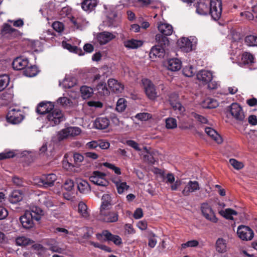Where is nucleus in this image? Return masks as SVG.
I'll return each mask as SVG.
<instances>
[{"instance_id": "nucleus-45", "label": "nucleus", "mask_w": 257, "mask_h": 257, "mask_svg": "<svg viewBox=\"0 0 257 257\" xmlns=\"http://www.w3.org/2000/svg\"><path fill=\"white\" fill-rule=\"evenodd\" d=\"M82 96L84 99L90 97L93 92V89L87 86H83L80 88Z\"/></svg>"}, {"instance_id": "nucleus-11", "label": "nucleus", "mask_w": 257, "mask_h": 257, "mask_svg": "<svg viewBox=\"0 0 257 257\" xmlns=\"http://www.w3.org/2000/svg\"><path fill=\"white\" fill-rule=\"evenodd\" d=\"M34 220L35 219L32 217V215L27 211L23 215L20 217V221L22 226L26 229H30L34 227Z\"/></svg>"}, {"instance_id": "nucleus-55", "label": "nucleus", "mask_w": 257, "mask_h": 257, "mask_svg": "<svg viewBox=\"0 0 257 257\" xmlns=\"http://www.w3.org/2000/svg\"><path fill=\"white\" fill-rule=\"evenodd\" d=\"M58 139L59 141L69 137L68 128H66L61 130L58 132L57 135Z\"/></svg>"}, {"instance_id": "nucleus-41", "label": "nucleus", "mask_w": 257, "mask_h": 257, "mask_svg": "<svg viewBox=\"0 0 257 257\" xmlns=\"http://www.w3.org/2000/svg\"><path fill=\"white\" fill-rule=\"evenodd\" d=\"M203 107L206 108H216L218 105V102L212 98H206L203 103Z\"/></svg>"}, {"instance_id": "nucleus-12", "label": "nucleus", "mask_w": 257, "mask_h": 257, "mask_svg": "<svg viewBox=\"0 0 257 257\" xmlns=\"http://www.w3.org/2000/svg\"><path fill=\"white\" fill-rule=\"evenodd\" d=\"M54 108V104L50 101H42L37 107V112L41 114L50 113Z\"/></svg>"}, {"instance_id": "nucleus-64", "label": "nucleus", "mask_w": 257, "mask_h": 257, "mask_svg": "<svg viewBox=\"0 0 257 257\" xmlns=\"http://www.w3.org/2000/svg\"><path fill=\"white\" fill-rule=\"evenodd\" d=\"M136 117L142 121H145L151 118V115L148 113H140L137 114Z\"/></svg>"}, {"instance_id": "nucleus-2", "label": "nucleus", "mask_w": 257, "mask_h": 257, "mask_svg": "<svg viewBox=\"0 0 257 257\" xmlns=\"http://www.w3.org/2000/svg\"><path fill=\"white\" fill-rule=\"evenodd\" d=\"M24 117V111L15 108L10 109L7 115V121L12 124H18L21 122Z\"/></svg>"}, {"instance_id": "nucleus-27", "label": "nucleus", "mask_w": 257, "mask_h": 257, "mask_svg": "<svg viewBox=\"0 0 257 257\" xmlns=\"http://www.w3.org/2000/svg\"><path fill=\"white\" fill-rule=\"evenodd\" d=\"M97 4V0H84L81 3V8L84 11L90 12L94 9Z\"/></svg>"}, {"instance_id": "nucleus-18", "label": "nucleus", "mask_w": 257, "mask_h": 257, "mask_svg": "<svg viewBox=\"0 0 257 257\" xmlns=\"http://www.w3.org/2000/svg\"><path fill=\"white\" fill-rule=\"evenodd\" d=\"M56 176L54 174L43 175L41 179V182L44 187H48L53 185L54 182L56 180Z\"/></svg>"}, {"instance_id": "nucleus-44", "label": "nucleus", "mask_w": 257, "mask_h": 257, "mask_svg": "<svg viewBox=\"0 0 257 257\" xmlns=\"http://www.w3.org/2000/svg\"><path fill=\"white\" fill-rule=\"evenodd\" d=\"M241 62L244 64H252L254 62V57L249 53L244 52L241 56Z\"/></svg>"}, {"instance_id": "nucleus-1", "label": "nucleus", "mask_w": 257, "mask_h": 257, "mask_svg": "<svg viewBox=\"0 0 257 257\" xmlns=\"http://www.w3.org/2000/svg\"><path fill=\"white\" fill-rule=\"evenodd\" d=\"M98 240L104 241H112L116 245H120L122 243L121 237L117 235L112 234L107 230H104L101 233L96 235Z\"/></svg>"}, {"instance_id": "nucleus-59", "label": "nucleus", "mask_w": 257, "mask_h": 257, "mask_svg": "<svg viewBox=\"0 0 257 257\" xmlns=\"http://www.w3.org/2000/svg\"><path fill=\"white\" fill-rule=\"evenodd\" d=\"M102 165L103 166L110 169L112 170L114 172V173L117 175H120L121 174L120 168L117 167H116L114 165L112 164L105 162L103 163Z\"/></svg>"}, {"instance_id": "nucleus-10", "label": "nucleus", "mask_w": 257, "mask_h": 257, "mask_svg": "<svg viewBox=\"0 0 257 257\" xmlns=\"http://www.w3.org/2000/svg\"><path fill=\"white\" fill-rule=\"evenodd\" d=\"M237 233L238 237L243 240H250L253 237V232L249 227L240 225L238 227Z\"/></svg>"}, {"instance_id": "nucleus-51", "label": "nucleus", "mask_w": 257, "mask_h": 257, "mask_svg": "<svg viewBox=\"0 0 257 257\" xmlns=\"http://www.w3.org/2000/svg\"><path fill=\"white\" fill-rule=\"evenodd\" d=\"M76 84L75 81H74L71 78H65L62 82V85L63 87L65 88H70L72 87ZM61 85V83H60Z\"/></svg>"}, {"instance_id": "nucleus-60", "label": "nucleus", "mask_w": 257, "mask_h": 257, "mask_svg": "<svg viewBox=\"0 0 257 257\" xmlns=\"http://www.w3.org/2000/svg\"><path fill=\"white\" fill-rule=\"evenodd\" d=\"M52 27L55 31L58 33H61L64 29L63 24L60 22H55L52 24Z\"/></svg>"}, {"instance_id": "nucleus-9", "label": "nucleus", "mask_w": 257, "mask_h": 257, "mask_svg": "<svg viewBox=\"0 0 257 257\" xmlns=\"http://www.w3.org/2000/svg\"><path fill=\"white\" fill-rule=\"evenodd\" d=\"M100 219L108 223L115 222L118 219L117 212L108 211L107 210H100Z\"/></svg>"}, {"instance_id": "nucleus-50", "label": "nucleus", "mask_w": 257, "mask_h": 257, "mask_svg": "<svg viewBox=\"0 0 257 257\" xmlns=\"http://www.w3.org/2000/svg\"><path fill=\"white\" fill-rule=\"evenodd\" d=\"M126 101L123 98H119L116 104V109L118 112H122L126 106Z\"/></svg>"}, {"instance_id": "nucleus-17", "label": "nucleus", "mask_w": 257, "mask_h": 257, "mask_svg": "<svg viewBox=\"0 0 257 257\" xmlns=\"http://www.w3.org/2000/svg\"><path fill=\"white\" fill-rule=\"evenodd\" d=\"M115 35L110 32H103L99 33L97 38L101 45H104L115 38Z\"/></svg>"}, {"instance_id": "nucleus-22", "label": "nucleus", "mask_w": 257, "mask_h": 257, "mask_svg": "<svg viewBox=\"0 0 257 257\" xmlns=\"http://www.w3.org/2000/svg\"><path fill=\"white\" fill-rule=\"evenodd\" d=\"M109 124V120L106 117H101L96 118L94 122V126L97 129L104 130Z\"/></svg>"}, {"instance_id": "nucleus-52", "label": "nucleus", "mask_w": 257, "mask_h": 257, "mask_svg": "<svg viewBox=\"0 0 257 257\" xmlns=\"http://www.w3.org/2000/svg\"><path fill=\"white\" fill-rule=\"evenodd\" d=\"M182 71L183 74L187 77H192L196 72L195 69L191 65L185 67Z\"/></svg>"}, {"instance_id": "nucleus-38", "label": "nucleus", "mask_w": 257, "mask_h": 257, "mask_svg": "<svg viewBox=\"0 0 257 257\" xmlns=\"http://www.w3.org/2000/svg\"><path fill=\"white\" fill-rule=\"evenodd\" d=\"M39 201L41 204L45 205L47 207H51L54 206L52 200L45 193L42 194L40 196Z\"/></svg>"}, {"instance_id": "nucleus-24", "label": "nucleus", "mask_w": 257, "mask_h": 257, "mask_svg": "<svg viewBox=\"0 0 257 257\" xmlns=\"http://www.w3.org/2000/svg\"><path fill=\"white\" fill-rule=\"evenodd\" d=\"M162 34H158L155 36L156 45L165 48L169 44L168 38Z\"/></svg>"}, {"instance_id": "nucleus-19", "label": "nucleus", "mask_w": 257, "mask_h": 257, "mask_svg": "<svg viewBox=\"0 0 257 257\" xmlns=\"http://www.w3.org/2000/svg\"><path fill=\"white\" fill-rule=\"evenodd\" d=\"M112 181L116 187L118 193L120 194L123 193L124 191L127 190L130 188L126 182H121L120 179L118 177H113Z\"/></svg>"}, {"instance_id": "nucleus-58", "label": "nucleus", "mask_w": 257, "mask_h": 257, "mask_svg": "<svg viewBox=\"0 0 257 257\" xmlns=\"http://www.w3.org/2000/svg\"><path fill=\"white\" fill-rule=\"evenodd\" d=\"M57 102L58 104L66 107L70 103L71 100L67 97H61L57 99Z\"/></svg>"}, {"instance_id": "nucleus-8", "label": "nucleus", "mask_w": 257, "mask_h": 257, "mask_svg": "<svg viewBox=\"0 0 257 257\" xmlns=\"http://www.w3.org/2000/svg\"><path fill=\"white\" fill-rule=\"evenodd\" d=\"M201 210L203 216L208 220L216 223L218 219L211 206L207 203H203L201 205Z\"/></svg>"}, {"instance_id": "nucleus-37", "label": "nucleus", "mask_w": 257, "mask_h": 257, "mask_svg": "<svg viewBox=\"0 0 257 257\" xmlns=\"http://www.w3.org/2000/svg\"><path fill=\"white\" fill-rule=\"evenodd\" d=\"M111 205V197L108 194H104L102 197V203L100 210H106Z\"/></svg>"}, {"instance_id": "nucleus-4", "label": "nucleus", "mask_w": 257, "mask_h": 257, "mask_svg": "<svg viewBox=\"0 0 257 257\" xmlns=\"http://www.w3.org/2000/svg\"><path fill=\"white\" fill-rule=\"evenodd\" d=\"M228 110L232 116L237 121L242 122L245 118L242 107L237 103H232L228 107Z\"/></svg>"}, {"instance_id": "nucleus-63", "label": "nucleus", "mask_w": 257, "mask_h": 257, "mask_svg": "<svg viewBox=\"0 0 257 257\" xmlns=\"http://www.w3.org/2000/svg\"><path fill=\"white\" fill-rule=\"evenodd\" d=\"M198 242L195 240L188 241L185 243L181 244L182 248H185L187 247H195L198 245Z\"/></svg>"}, {"instance_id": "nucleus-32", "label": "nucleus", "mask_w": 257, "mask_h": 257, "mask_svg": "<svg viewBox=\"0 0 257 257\" xmlns=\"http://www.w3.org/2000/svg\"><path fill=\"white\" fill-rule=\"evenodd\" d=\"M77 183L78 189L80 192L87 193L90 191V185L87 181L79 179L77 181Z\"/></svg>"}, {"instance_id": "nucleus-40", "label": "nucleus", "mask_w": 257, "mask_h": 257, "mask_svg": "<svg viewBox=\"0 0 257 257\" xmlns=\"http://www.w3.org/2000/svg\"><path fill=\"white\" fill-rule=\"evenodd\" d=\"M38 68L36 66H27L24 70V74L28 77H34L38 73Z\"/></svg>"}, {"instance_id": "nucleus-43", "label": "nucleus", "mask_w": 257, "mask_h": 257, "mask_svg": "<svg viewBox=\"0 0 257 257\" xmlns=\"http://www.w3.org/2000/svg\"><path fill=\"white\" fill-rule=\"evenodd\" d=\"M15 241L16 244L19 246H26L33 242L31 239L24 236L18 237Z\"/></svg>"}, {"instance_id": "nucleus-57", "label": "nucleus", "mask_w": 257, "mask_h": 257, "mask_svg": "<svg viewBox=\"0 0 257 257\" xmlns=\"http://www.w3.org/2000/svg\"><path fill=\"white\" fill-rule=\"evenodd\" d=\"M68 134L69 137H74L80 134L81 133V130L78 127H68Z\"/></svg>"}, {"instance_id": "nucleus-25", "label": "nucleus", "mask_w": 257, "mask_h": 257, "mask_svg": "<svg viewBox=\"0 0 257 257\" xmlns=\"http://www.w3.org/2000/svg\"><path fill=\"white\" fill-rule=\"evenodd\" d=\"M210 6L208 4L203 1L198 3L196 6V12L201 15H206L209 13Z\"/></svg>"}, {"instance_id": "nucleus-33", "label": "nucleus", "mask_w": 257, "mask_h": 257, "mask_svg": "<svg viewBox=\"0 0 257 257\" xmlns=\"http://www.w3.org/2000/svg\"><path fill=\"white\" fill-rule=\"evenodd\" d=\"M216 249L220 253L225 252L227 250L226 241L223 238H219L216 241Z\"/></svg>"}, {"instance_id": "nucleus-49", "label": "nucleus", "mask_w": 257, "mask_h": 257, "mask_svg": "<svg viewBox=\"0 0 257 257\" xmlns=\"http://www.w3.org/2000/svg\"><path fill=\"white\" fill-rule=\"evenodd\" d=\"M53 148L52 146L49 145L47 146V144H44L40 148L39 151L41 154H45L47 156H51L52 155V150Z\"/></svg>"}, {"instance_id": "nucleus-35", "label": "nucleus", "mask_w": 257, "mask_h": 257, "mask_svg": "<svg viewBox=\"0 0 257 257\" xmlns=\"http://www.w3.org/2000/svg\"><path fill=\"white\" fill-rule=\"evenodd\" d=\"M219 213L225 218L227 219L233 220V215H236L237 214V212L230 208H227L223 210L219 211Z\"/></svg>"}, {"instance_id": "nucleus-5", "label": "nucleus", "mask_w": 257, "mask_h": 257, "mask_svg": "<svg viewBox=\"0 0 257 257\" xmlns=\"http://www.w3.org/2000/svg\"><path fill=\"white\" fill-rule=\"evenodd\" d=\"M48 120L52 125L58 124L65 120L63 113L59 109H53L47 116Z\"/></svg>"}, {"instance_id": "nucleus-36", "label": "nucleus", "mask_w": 257, "mask_h": 257, "mask_svg": "<svg viewBox=\"0 0 257 257\" xmlns=\"http://www.w3.org/2000/svg\"><path fill=\"white\" fill-rule=\"evenodd\" d=\"M107 22L109 27H116L119 23V19L115 12L109 14L107 17Z\"/></svg>"}, {"instance_id": "nucleus-61", "label": "nucleus", "mask_w": 257, "mask_h": 257, "mask_svg": "<svg viewBox=\"0 0 257 257\" xmlns=\"http://www.w3.org/2000/svg\"><path fill=\"white\" fill-rule=\"evenodd\" d=\"M192 117L197 119L198 121L202 123H207L208 122L207 119L204 116L196 113L195 112H192L191 113Z\"/></svg>"}, {"instance_id": "nucleus-15", "label": "nucleus", "mask_w": 257, "mask_h": 257, "mask_svg": "<svg viewBox=\"0 0 257 257\" xmlns=\"http://www.w3.org/2000/svg\"><path fill=\"white\" fill-rule=\"evenodd\" d=\"M178 45L181 50L187 53L192 50V42L188 38L182 37L178 41Z\"/></svg>"}, {"instance_id": "nucleus-34", "label": "nucleus", "mask_w": 257, "mask_h": 257, "mask_svg": "<svg viewBox=\"0 0 257 257\" xmlns=\"http://www.w3.org/2000/svg\"><path fill=\"white\" fill-rule=\"evenodd\" d=\"M22 199V194L19 190H15L12 192L9 198L10 202L13 204L17 203L21 201Z\"/></svg>"}, {"instance_id": "nucleus-13", "label": "nucleus", "mask_w": 257, "mask_h": 257, "mask_svg": "<svg viewBox=\"0 0 257 257\" xmlns=\"http://www.w3.org/2000/svg\"><path fill=\"white\" fill-rule=\"evenodd\" d=\"M199 189V185L197 181H190L182 191V194L184 196H188L191 193L197 191Z\"/></svg>"}, {"instance_id": "nucleus-7", "label": "nucleus", "mask_w": 257, "mask_h": 257, "mask_svg": "<svg viewBox=\"0 0 257 257\" xmlns=\"http://www.w3.org/2000/svg\"><path fill=\"white\" fill-rule=\"evenodd\" d=\"M142 84L145 89L146 94L148 97L154 100L158 97L155 85L151 80L148 79H143Z\"/></svg>"}, {"instance_id": "nucleus-23", "label": "nucleus", "mask_w": 257, "mask_h": 257, "mask_svg": "<svg viewBox=\"0 0 257 257\" xmlns=\"http://www.w3.org/2000/svg\"><path fill=\"white\" fill-rule=\"evenodd\" d=\"M95 90L97 91L99 95L101 96H108L110 93L106 83L102 81L98 83L95 86Z\"/></svg>"}, {"instance_id": "nucleus-20", "label": "nucleus", "mask_w": 257, "mask_h": 257, "mask_svg": "<svg viewBox=\"0 0 257 257\" xmlns=\"http://www.w3.org/2000/svg\"><path fill=\"white\" fill-rule=\"evenodd\" d=\"M107 84L109 89L114 92H121L123 89V85L115 79H109Z\"/></svg>"}, {"instance_id": "nucleus-46", "label": "nucleus", "mask_w": 257, "mask_h": 257, "mask_svg": "<svg viewBox=\"0 0 257 257\" xmlns=\"http://www.w3.org/2000/svg\"><path fill=\"white\" fill-rule=\"evenodd\" d=\"M48 245V249L52 251V252H58L61 254L66 253V250L63 248L59 247L57 242L49 244Z\"/></svg>"}, {"instance_id": "nucleus-62", "label": "nucleus", "mask_w": 257, "mask_h": 257, "mask_svg": "<svg viewBox=\"0 0 257 257\" xmlns=\"http://www.w3.org/2000/svg\"><path fill=\"white\" fill-rule=\"evenodd\" d=\"M74 187V182L71 179H67L65 181L63 187L67 191H70L72 190Z\"/></svg>"}, {"instance_id": "nucleus-42", "label": "nucleus", "mask_w": 257, "mask_h": 257, "mask_svg": "<svg viewBox=\"0 0 257 257\" xmlns=\"http://www.w3.org/2000/svg\"><path fill=\"white\" fill-rule=\"evenodd\" d=\"M165 52V48L160 46L155 45L151 49L150 55L156 57H161Z\"/></svg>"}, {"instance_id": "nucleus-6", "label": "nucleus", "mask_w": 257, "mask_h": 257, "mask_svg": "<svg viewBox=\"0 0 257 257\" xmlns=\"http://www.w3.org/2000/svg\"><path fill=\"white\" fill-rule=\"evenodd\" d=\"M106 174L98 171H94L90 176L89 179L91 182L98 186L105 187L108 185V182L106 179Z\"/></svg>"}, {"instance_id": "nucleus-54", "label": "nucleus", "mask_w": 257, "mask_h": 257, "mask_svg": "<svg viewBox=\"0 0 257 257\" xmlns=\"http://www.w3.org/2000/svg\"><path fill=\"white\" fill-rule=\"evenodd\" d=\"M62 44L63 47L65 49L68 50L70 52L79 54V52L82 51V50L80 49H79L77 46H72L67 43H63Z\"/></svg>"}, {"instance_id": "nucleus-29", "label": "nucleus", "mask_w": 257, "mask_h": 257, "mask_svg": "<svg viewBox=\"0 0 257 257\" xmlns=\"http://www.w3.org/2000/svg\"><path fill=\"white\" fill-rule=\"evenodd\" d=\"M158 30L160 32L166 36H170L172 35L173 32L172 26L166 23H162L158 26Z\"/></svg>"}, {"instance_id": "nucleus-28", "label": "nucleus", "mask_w": 257, "mask_h": 257, "mask_svg": "<svg viewBox=\"0 0 257 257\" xmlns=\"http://www.w3.org/2000/svg\"><path fill=\"white\" fill-rule=\"evenodd\" d=\"M205 132L217 144H219L222 142V139L221 137L213 128L209 127H207L205 128Z\"/></svg>"}, {"instance_id": "nucleus-47", "label": "nucleus", "mask_w": 257, "mask_h": 257, "mask_svg": "<svg viewBox=\"0 0 257 257\" xmlns=\"http://www.w3.org/2000/svg\"><path fill=\"white\" fill-rule=\"evenodd\" d=\"M245 43L248 46L257 47V36L249 35L245 37Z\"/></svg>"}, {"instance_id": "nucleus-48", "label": "nucleus", "mask_w": 257, "mask_h": 257, "mask_svg": "<svg viewBox=\"0 0 257 257\" xmlns=\"http://www.w3.org/2000/svg\"><path fill=\"white\" fill-rule=\"evenodd\" d=\"M10 78L7 75H0V92L3 91L8 85Z\"/></svg>"}, {"instance_id": "nucleus-39", "label": "nucleus", "mask_w": 257, "mask_h": 257, "mask_svg": "<svg viewBox=\"0 0 257 257\" xmlns=\"http://www.w3.org/2000/svg\"><path fill=\"white\" fill-rule=\"evenodd\" d=\"M78 212L82 217L87 218L89 215L86 204L81 201L78 204Z\"/></svg>"}, {"instance_id": "nucleus-3", "label": "nucleus", "mask_w": 257, "mask_h": 257, "mask_svg": "<svg viewBox=\"0 0 257 257\" xmlns=\"http://www.w3.org/2000/svg\"><path fill=\"white\" fill-rule=\"evenodd\" d=\"M222 13V3L221 0H210L209 13L212 18L218 20Z\"/></svg>"}, {"instance_id": "nucleus-21", "label": "nucleus", "mask_w": 257, "mask_h": 257, "mask_svg": "<svg viewBox=\"0 0 257 257\" xmlns=\"http://www.w3.org/2000/svg\"><path fill=\"white\" fill-rule=\"evenodd\" d=\"M143 42L141 40L134 39L127 40L123 41V45L128 49H137L143 45Z\"/></svg>"}, {"instance_id": "nucleus-16", "label": "nucleus", "mask_w": 257, "mask_h": 257, "mask_svg": "<svg viewBox=\"0 0 257 257\" xmlns=\"http://www.w3.org/2000/svg\"><path fill=\"white\" fill-rule=\"evenodd\" d=\"M197 79L204 84H207L212 80V73L208 70H202L197 74Z\"/></svg>"}, {"instance_id": "nucleus-26", "label": "nucleus", "mask_w": 257, "mask_h": 257, "mask_svg": "<svg viewBox=\"0 0 257 257\" xmlns=\"http://www.w3.org/2000/svg\"><path fill=\"white\" fill-rule=\"evenodd\" d=\"M167 68L172 71H177L181 68V61L177 58H173L168 60Z\"/></svg>"}, {"instance_id": "nucleus-56", "label": "nucleus", "mask_w": 257, "mask_h": 257, "mask_svg": "<svg viewBox=\"0 0 257 257\" xmlns=\"http://www.w3.org/2000/svg\"><path fill=\"white\" fill-rule=\"evenodd\" d=\"M229 163L236 170H240L243 167V165L242 162H239L234 159H230Z\"/></svg>"}, {"instance_id": "nucleus-14", "label": "nucleus", "mask_w": 257, "mask_h": 257, "mask_svg": "<svg viewBox=\"0 0 257 257\" xmlns=\"http://www.w3.org/2000/svg\"><path fill=\"white\" fill-rule=\"evenodd\" d=\"M28 64V59L22 57H19L15 59L12 64L14 69L17 70H25Z\"/></svg>"}, {"instance_id": "nucleus-53", "label": "nucleus", "mask_w": 257, "mask_h": 257, "mask_svg": "<svg viewBox=\"0 0 257 257\" xmlns=\"http://www.w3.org/2000/svg\"><path fill=\"white\" fill-rule=\"evenodd\" d=\"M177 126V120L175 118L169 117L166 119V126L168 129H173Z\"/></svg>"}, {"instance_id": "nucleus-30", "label": "nucleus", "mask_w": 257, "mask_h": 257, "mask_svg": "<svg viewBox=\"0 0 257 257\" xmlns=\"http://www.w3.org/2000/svg\"><path fill=\"white\" fill-rule=\"evenodd\" d=\"M32 215V217L36 221H39L43 215V211L37 206L33 207L30 210H27Z\"/></svg>"}, {"instance_id": "nucleus-31", "label": "nucleus", "mask_w": 257, "mask_h": 257, "mask_svg": "<svg viewBox=\"0 0 257 257\" xmlns=\"http://www.w3.org/2000/svg\"><path fill=\"white\" fill-rule=\"evenodd\" d=\"M18 33L19 31L17 30L12 28L11 25L8 24H4L1 32L3 36L10 34L13 36H16L18 34Z\"/></svg>"}]
</instances>
